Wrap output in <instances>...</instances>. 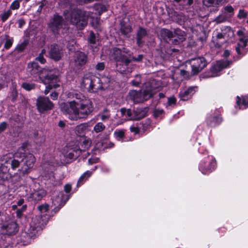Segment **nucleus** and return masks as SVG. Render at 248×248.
Returning a JSON list of instances; mask_svg holds the SVG:
<instances>
[{"label": "nucleus", "mask_w": 248, "mask_h": 248, "mask_svg": "<svg viewBox=\"0 0 248 248\" xmlns=\"http://www.w3.org/2000/svg\"><path fill=\"white\" fill-rule=\"evenodd\" d=\"M28 44V42L27 41H23L16 46V50L19 52H22L25 49Z\"/></svg>", "instance_id": "a18cd8bd"}, {"label": "nucleus", "mask_w": 248, "mask_h": 248, "mask_svg": "<svg viewBox=\"0 0 248 248\" xmlns=\"http://www.w3.org/2000/svg\"><path fill=\"white\" fill-rule=\"evenodd\" d=\"M148 112L147 108H138L134 111L133 120H139L144 118Z\"/></svg>", "instance_id": "412c9836"}, {"label": "nucleus", "mask_w": 248, "mask_h": 248, "mask_svg": "<svg viewBox=\"0 0 248 248\" xmlns=\"http://www.w3.org/2000/svg\"><path fill=\"white\" fill-rule=\"evenodd\" d=\"M58 96V93L56 92H53L50 94V97L53 100H56Z\"/></svg>", "instance_id": "338daca9"}, {"label": "nucleus", "mask_w": 248, "mask_h": 248, "mask_svg": "<svg viewBox=\"0 0 248 248\" xmlns=\"http://www.w3.org/2000/svg\"><path fill=\"white\" fill-rule=\"evenodd\" d=\"M20 165V161L15 158L12 159V162H11L10 167L13 170H15L16 168H18Z\"/></svg>", "instance_id": "c03bdc74"}, {"label": "nucleus", "mask_w": 248, "mask_h": 248, "mask_svg": "<svg viewBox=\"0 0 248 248\" xmlns=\"http://www.w3.org/2000/svg\"><path fill=\"white\" fill-rule=\"evenodd\" d=\"M37 209L40 212L45 213L49 210V205L47 204H42L38 206Z\"/></svg>", "instance_id": "49530a36"}, {"label": "nucleus", "mask_w": 248, "mask_h": 248, "mask_svg": "<svg viewBox=\"0 0 248 248\" xmlns=\"http://www.w3.org/2000/svg\"><path fill=\"white\" fill-rule=\"evenodd\" d=\"M143 58V55L142 54H140L138 56L137 58L132 57V58H130L131 59V61H135L137 62H140L142 60Z\"/></svg>", "instance_id": "6e6d98bb"}, {"label": "nucleus", "mask_w": 248, "mask_h": 248, "mask_svg": "<svg viewBox=\"0 0 248 248\" xmlns=\"http://www.w3.org/2000/svg\"><path fill=\"white\" fill-rule=\"evenodd\" d=\"M120 112L122 116H126L130 120H133L132 112L131 109H126L124 108L120 109Z\"/></svg>", "instance_id": "473e14b6"}, {"label": "nucleus", "mask_w": 248, "mask_h": 248, "mask_svg": "<svg viewBox=\"0 0 248 248\" xmlns=\"http://www.w3.org/2000/svg\"><path fill=\"white\" fill-rule=\"evenodd\" d=\"M12 11L10 9H8V10L2 13L0 15V17L1 18V20L3 22L5 21L8 18V17L12 15Z\"/></svg>", "instance_id": "a19ab883"}, {"label": "nucleus", "mask_w": 248, "mask_h": 248, "mask_svg": "<svg viewBox=\"0 0 248 248\" xmlns=\"http://www.w3.org/2000/svg\"><path fill=\"white\" fill-rule=\"evenodd\" d=\"M114 134L116 139L118 140H121L124 137V131L123 130L115 131Z\"/></svg>", "instance_id": "37998d69"}, {"label": "nucleus", "mask_w": 248, "mask_h": 248, "mask_svg": "<svg viewBox=\"0 0 248 248\" xmlns=\"http://www.w3.org/2000/svg\"><path fill=\"white\" fill-rule=\"evenodd\" d=\"M114 59L116 61V67L117 71L121 73L126 71L127 66L131 62V59L128 57L129 51L125 48L122 49L115 47L113 49Z\"/></svg>", "instance_id": "7ed1b4c3"}, {"label": "nucleus", "mask_w": 248, "mask_h": 248, "mask_svg": "<svg viewBox=\"0 0 248 248\" xmlns=\"http://www.w3.org/2000/svg\"><path fill=\"white\" fill-rule=\"evenodd\" d=\"M180 75L185 78H189V77L194 76L196 74L193 73V70L191 69V71L181 70L180 71Z\"/></svg>", "instance_id": "e433bc0d"}, {"label": "nucleus", "mask_w": 248, "mask_h": 248, "mask_svg": "<svg viewBox=\"0 0 248 248\" xmlns=\"http://www.w3.org/2000/svg\"><path fill=\"white\" fill-rule=\"evenodd\" d=\"M227 19V16L225 13H222L218 16L216 17L214 19V21L217 24H220L225 22Z\"/></svg>", "instance_id": "f704fd0d"}, {"label": "nucleus", "mask_w": 248, "mask_h": 248, "mask_svg": "<svg viewBox=\"0 0 248 248\" xmlns=\"http://www.w3.org/2000/svg\"><path fill=\"white\" fill-rule=\"evenodd\" d=\"M164 113L163 109H156L154 111V115L155 117L157 118Z\"/></svg>", "instance_id": "5fc2aeb1"}, {"label": "nucleus", "mask_w": 248, "mask_h": 248, "mask_svg": "<svg viewBox=\"0 0 248 248\" xmlns=\"http://www.w3.org/2000/svg\"><path fill=\"white\" fill-rule=\"evenodd\" d=\"M27 209V205H24L22 206V207L19 209H17L16 213V216L18 218H21L23 215V212L26 211Z\"/></svg>", "instance_id": "09e8293b"}, {"label": "nucleus", "mask_w": 248, "mask_h": 248, "mask_svg": "<svg viewBox=\"0 0 248 248\" xmlns=\"http://www.w3.org/2000/svg\"><path fill=\"white\" fill-rule=\"evenodd\" d=\"M1 229L2 233L4 235H12L17 232L16 224L13 222L6 225H2Z\"/></svg>", "instance_id": "f3484780"}, {"label": "nucleus", "mask_w": 248, "mask_h": 248, "mask_svg": "<svg viewBox=\"0 0 248 248\" xmlns=\"http://www.w3.org/2000/svg\"><path fill=\"white\" fill-rule=\"evenodd\" d=\"M224 0H202L204 5L207 7H218L223 4Z\"/></svg>", "instance_id": "393cba45"}, {"label": "nucleus", "mask_w": 248, "mask_h": 248, "mask_svg": "<svg viewBox=\"0 0 248 248\" xmlns=\"http://www.w3.org/2000/svg\"><path fill=\"white\" fill-rule=\"evenodd\" d=\"M17 96L18 93L14 87L11 88L8 98L14 103L16 100Z\"/></svg>", "instance_id": "7c9ffc66"}, {"label": "nucleus", "mask_w": 248, "mask_h": 248, "mask_svg": "<svg viewBox=\"0 0 248 248\" xmlns=\"http://www.w3.org/2000/svg\"><path fill=\"white\" fill-rule=\"evenodd\" d=\"M105 128L106 126L102 122H98L94 126L93 131L98 133L103 131Z\"/></svg>", "instance_id": "c9c22d12"}, {"label": "nucleus", "mask_w": 248, "mask_h": 248, "mask_svg": "<svg viewBox=\"0 0 248 248\" xmlns=\"http://www.w3.org/2000/svg\"><path fill=\"white\" fill-rule=\"evenodd\" d=\"M231 63V62L228 61L218 62L212 67L211 70L214 72H219L222 69L229 66Z\"/></svg>", "instance_id": "b1692460"}, {"label": "nucleus", "mask_w": 248, "mask_h": 248, "mask_svg": "<svg viewBox=\"0 0 248 248\" xmlns=\"http://www.w3.org/2000/svg\"><path fill=\"white\" fill-rule=\"evenodd\" d=\"M12 44L13 41L10 39H8L5 43L4 46L6 49H8L12 46Z\"/></svg>", "instance_id": "052dcab7"}, {"label": "nucleus", "mask_w": 248, "mask_h": 248, "mask_svg": "<svg viewBox=\"0 0 248 248\" xmlns=\"http://www.w3.org/2000/svg\"><path fill=\"white\" fill-rule=\"evenodd\" d=\"M104 68H105V64H104V62L98 63L96 65V69L98 70H100V71L103 70L104 69Z\"/></svg>", "instance_id": "680f3d73"}, {"label": "nucleus", "mask_w": 248, "mask_h": 248, "mask_svg": "<svg viewBox=\"0 0 248 248\" xmlns=\"http://www.w3.org/2000/svg\"><path fill=\"white\" fill-rule=\"evenodd\" d=\"M92 144V141L89 139H84L80 143V146L78 149L79 153L82 152H85L86 150H88L91 146Z\"/></svg>", "instance_id": "bb28decb"}, {"label": "nucleus", "mask_w": 248, "mask_h": 248, "mask_svg": "<svg viewBox=\"0 0 248 248\" xmlns=\"http://www.w3.org/2000/svg\"><path fill=\"white\" fill-rule=\"evenodd\" d=\"M92 174V172L89 170L85 172L79 178L77 183V186H79L83 184V182L86 181L88 178L90 177Z\"/></svg>", "instance_id": "c756f323"}, {"label": "nucleus", "mask_w": 248, "mask_h": 248, "mask_svg": "<svg viewBox=\"0 0 248 248\" xmlns=\"http://www.w3.org/2000/svg\"><path fill=\"white\" fill-rule=\"evenodd\" d=\"M75 98L72 101L62 102L60 107L64 114H68L69 118L74 121L79 119L86 118L93 110L92 102L80 93L73 92L69 93Z\"/></svg>", "instance_id": "f257e3e1"}, {"label": "nucleus", "mask_w": 248, "mask_h": 248, "mask_svg": "<svg viewBox=\"0 0 248 248\" xmlns=\"http://www.w3.org/2000/svg\"><path fill=\"white\" fill-rule=\"evenodd\" d=\"M247 13L244 10H240L238 14L237 17L240 18H246L247 16Z\"/></svg>", "instance_id": "864d4df0"}, {"label": "nucleus", "mask_w": 248, "mask_h": 248, "mask_svg": "<svg viewBox=\"0 0 248 248\" xmlns=\"http://www.w3.org/2000/svg\"><path fill=\"white\" fill-rule=\"evenodd\" d=\"M58 71L56 69L49 70L45 68L40 74V79L45 84H48L46 86L44 93L47 94L52 88L56 89L59 85L56 83L58 81Z\"/></svg>", "instance_id": "39448f33"}, {"label": "nucleus", "mask_w": 248, "mask_h": 248, "mask_svg": "<svg viewBox=\"0 0 248 248\" xmlns=\"http://www.w3.org/2000/svg\"><path fill=\"white\" fill-rule=\"evenodd\" d=\"M45 195L46 192L43 189H40L32 193L30 195V197L34 201H40Z\"/></svg>", "instance_id": "cd10ccee"}, {"label": "nucleus", "mask_w": 248, "mask_h": 248, "mask_svg": "<svg viewBox=\"0 0 248 248\" xmlns=\"http://www.w3.org/2000/svg\"><path fill=\"white\" fill-rule=\"evenodd\" d=\"M48 55L50 59L59 61L64 56V49L62 46L53 44L50 46Z\"/></svg>", "instance_id": "9b49d317"}, {"label": "nucleus", "mask_w": 248, "mask_h": 248, "mask_svg": "<svg viewBox=\"0 0 248 248\" xmlns=\"http://www.w3.org/2000/svg\"><path fill=\"white\" fill-rule=\"evenodd\" d=\"M100 116L101 120L103 122L107 121L110 117L107 109H104L103 112L100 114Z\"/></svg>", "instance_id": "4c0bfd02"}, {"label": "nucleus", "mask_w": 248, "mask_h": 248, "mask_svg": "<svg viewBox=\"0 0 248 248\" xmlns=\"http://www.w3.org/2000/svg\"><path fill=\"white\" fill-rule=\"evenodd\" d=\"M131 132H134L135 133H139L140 130L137 127L131 126L130 128Z\"/></svg>", "instance_id": "774afa93"}, {"label": "nucleus", "mask_w": 248, "mask_h": 248, "mask_svg": "<svg viewBox=\"0 0 248 248\" xmlns=\"http://www.w3.org/2000/svg\"><path fill=\"white\" fill-rule=\"evenodd\" d=\"M80 153L78 150H74L72 152H69L66 156L67 158L73 160L75 157L79 155Z\"/></svg>", "instance_id": "ea45409f"}, {"label": "nucleus", "mask_w": 248, "mask_h": 248, "mask_svg": "<svg viewBox=\"0 0 248 248\" xmlns=\"http://www.w3.org/2000/svg\"><path fill=\"white\" fill-rule=\"evenodd\" d=\"M31 222L33 225H36L35 227H38L39 229L42 230L47 221L45 216H38L33 218Z\"/></svg>", "instance_id": "6ab92c4d"}, {"label": "nucleus", "mask_w": 248, "mask_h": 248, "mask_svg": "<svg viewBox=\"0 0 248 248\" xmlns=\"http://www.w3.org/2000/svg\"><path fill=\"white\" fill-rule=\"evenodd\" d=\"M36 225H33L32 222L31 223L30 228L29 229V233L31 234V236L35 235L38 231L41 229H39L38 227H35Z\"/></svg>", "instance_id": "79ce46f5"}, {"label": "nucleus", "mask_w": 248, "mask_h": 248, "mask_svg": "<svg viewBox=\"0 0 248 248\" xmlns=\"http://www.w3.org/2000/svg\"><path fill=\"white\" fill-rule=\"evenodd\" d=\"M136 79L133 80L131 81V84L132 85L135 86H138L141 83V79L140 76L139 75H137L135 76Z\"/></svg>", "instance_id": "8fccbe9b"}, {"label": "nucleus", "mask_w": 248, "mask_h": 248, "mask_svg": "<svg viewBox=\"0 0 248 248\" xmlns=\"http://www.w3.org/2000/svg\"><path fill=\"white\" fill-rule=\"evenodd\" d=\"M120 31L122 34L126 35L131 31L132 28L130 25H125L124 24L121 23Z\"/></svg>", "instance_id": "2f4dec72"}, {"label": "nucleus", "mask_w": 248, "mask_h": 248, "mask_svg": "<svg viewBox=\"0 0 248 248\" xmlns=\"http://www.w3.org/2000/svg\"><path fill=\"white\" fill-rule=\"evenodd\" d=\"M76 44V42L74 40H72L71 42H69L67 45V48L70 50L72 49V46H73L74 45Z\"/></svg>", "instance_id": "69168bd1"}, {"label": "nucleus", "mask_w": 248, "mask_h": 248, "mask_svg": "<svg viewBox=\"0 0 248 248\" xmlns=\"http://www.w3.org/2000/svg\"><path fill=\"white\" fill-rule=\"evenodd\" d=\"M234 35V31L230 27H224L221 30V32L217 33L216 40L213 41V45L217 48H220L224 43L232 38Z\"/></svg>", "instance_id": "0eeeda50"}, {"label": "nucleus", "mask_w": 248, "mask_h": 248, "mask_svg": "<svg viewBox=\"0 0 248 248\" xmlns=\"http://www.w3.org/2000/svg\"><path fill=\"white\" fill-rule=\"evenodd\" d=\"M221 122L222 118L219 116L210 117L207 121V124L211 126H214L219 124Z\"/></svg>", "instance_id": "c85d7f7f"}, {"label": "nucleus", "mask_w": 248, "mask_h": 248, "mask_svg": "<svg viewBox=\"0 0 248 248\" xmlns=\"http://www.w3.org/2000/svg\"><path fill=\"white\" fill-rule=\"evenodd\" d=\"M88 41L90 44H94L96 42V38L94 33L93 32H91L90 36L88 38Z\"/></svg>", "instance_id": "603ef678"}, {"label": "nucleus", "mask_w": 248, "mask_h": 248, "mask_svg": "<svg viewBox=\"0 0 248 248\" xmlns=\"http://www.w3.org/2000/svg\"><path fill=\"white\" fill-rule=\"evenodd\" d=\"M147 35L146 30L142 27H140L137 32V44L139 46H141L144 43L142 39Z\"/></svg>", "instance_id": "5701e85b"}, {"label": "nucleus", "mask_w": 248, "mask_h": 248, "mask_svg": "<svg viewBox=\"0 0 248 248\" xmlns=\"http://www.w3.org/2000/svg\"><path fill=\"white\" fill-rule=\"evenodd\" d=\"M93 26L97 30H100V19L96 18L92 22Z\"/></svg>", "instance_id": "3c124183"}, {"label": "nucleus", "mask_w": 248, "mask_h": 248, "mask_svg": "<svg viewBox=\"0 0 248 248\" xmlns=\"http://www.w3.org/2000/svg\"><path fill=\"white\" fill-rule=\"evenodd\" d=\"M70 22L79 30H82L87 25L90 14L86 11L79 9H74L70 14Z\"/></svg>", "instance_id": "423d86ee"}, {"label": "nucleus", "mask_w": 248, "mask_h": 248, "mask_svg": "<svg viewBox=\"0 0 248 248\" xmlns=\"http://www.w3.org/2000/svg\"><path fill=\"white\" fill-rule=\"evenodd\" d=\"M159 34L160 37L164 41L168 42V40L171 41L173 38V32L170 30L163 28L160 30L159 31Z\"/></svg>", "instance_id": "4be33fe9"}, {"label": "nucleus", "mask_w": 248, "mask_h": 248, "mask_svg": "<svg viewBox=\"0 0 248 248\" xmlns=\"http://www.w3.org/2000/svg\"><path fill=\"white\" fill-rule=\"evenodd\" d=\"M153 89L150 83L144 84L142 88L139 91H130L128 93V97L135 103H142L148 100L154 96Z\"/></svg>", "instance_id": "20e7f679"}, {"label": "nucleus", "mask_w": 248, "mask_h": 248, "mask_svg": "<svg viewBox=\"0 0 248 248\" xmlns=\"http://www.w3.org/2000/svg\"><path fill=\"white\" fill-rule=\"evenodd\" d=\"M93 76L94 75L91 73L85 75L80 84L81 87L90 92L91 89H92L91 87Z\"/></svg>", "instance_id": "2eb2a0df"}, {"label": "nucleus", "mask_w": 248, "mask_h": 248, "mask_svg": "<svg viewBox=\"0 0 248 248\" xmlns=\"http://www.w3.org/2000/svg\"><path fill=\"white\" fill-rule=\"evenodd\" d=\"M40 70V67L37 62H32L28 64L27 70L31 75L34 76L38 74L40 77L41 72L44 70Z\"/></svg>", "instance_id": "a211bd4d"}, {"label": "nucleus", "mask_w": 248, "mask_h": 248, "mask_svg": "<svg viewBox=\"0 0 248 248\" xmlns=\"http://www.w3.org/2000/svg\"><path fill=\"white\" fill-rule=\"evenodd\" d=\"M71 185H70V184H66L64 186V191L66 192V193H69L71 190Z\"/></svg>", "instance_id": "0e129e2a"}, {"label": "nucleus", "mask_w": 248, "mask_h": 248, "mask_svg": "<svg viewBox=\"0 0 248 248\" xmlns=\"http://www.w3.org/2000/svg\"><path fill=\"white\" fill-rule=\"evenodd\" d=\"M18 27L21 28L25 24V21L23 18H20L18 20Z\"/></svg>", "instance_id": "e2e57ef3"}, {"label": "nucleus", "mask_w": 248, "mask_h": 248, "mask_svg": "<svg viewBox=\"0 0 248 248\" xmlns=\"http://www.w3.org/2000/svg\"><path fill=\"white\" fill-rule=\"evenodd\" d=\"M86 129V126L85 124H81L76 127L75 131L77 135L82 136L84 135Z\"/></svg>", "instance_id": "72a5a7b5"}, {"label": "nucleus", "mask_w": 248, "mask_h": 248, "mask_svg": "<svg viewBox=\"0 0 248 248\" xmlns=\"http://www.w3.org/2000/svg\"><path fill=\"white\" fill-rule=\"evenodd\" d=\"M28 145V143H23L18 149L17 152L15 153V155L16 157L22 158L21 162L25 165L22 166L20 169H19L18 171L22 172L23 174L28 173V170L33 167L35 161L34 155L29 153Z\"/></svg>", "instance_id": "f03ea898"}, {"label": "nucleus", "mask_w": 248, "mask_h": 248, "mask_svg": "<svg viewBox=\"0 0 248 248\" xmlns=\"http://www.w3.org/2000/svg\"><path fill=\"white\" fill-rule=\"evenodd\" d=\"M173 38L177 37L178 39H172L171 44L173 45H178L183 42L186 39L185 32L179 29H176L173 32Z\"/></svg>", "instance_id": "dca6fc26"}, {"label": "nucleus", "mask_w": 248, "mask_h": 248, "mask_svg": "<svg viewBox=\"0 0 248 248\" xmlns=\"http://www.w3.org/2000/svg\"><path fill=\"white\" fill-rule=\"evenodd\" d=\"M36 60L40 62L42 64H44L46 62V59L44 58V56L41 55H39V56L36 58Z\"/></svg>", "instance_id": "13d9d810"}, {"label": "nucleus", "mask_w": 248, "mask_h": 248, "mask_svg": "<svg viewBox=\"0 0 248 248\" xmlns=\"http://www.w3.org/2000/svg\"><path fill=\"white\" fill-rule=\"evenodd\" d=\"M13 158L10 154L3 155L0 159V177L6 180L10 177L9 170Z\"/></svg>", "instance_id": "6e6552de"}, {"label": "nucleus", "mask_w": 248, "mask_h": 248, "mask_svg": "<svg viewBox=\"0 0 248 248\" xmlns=\"http://www.w3.org/2000/svg\"><path fill=\"white\" fill-rule=\"evenodd\" d=\"M63 23V17L61 16L55 14L48 24V27L53 34H58L59 30L62 27Z\"/></svg>", "instance_id": "f8f14e48"}, {"label": "nucleus", "mask_w": 248, "mask_h": 248, "mask_svg": "<svg viewBox=\"0 0 248 248\" xmlns=\"http://www.w3.org/2000/svg\"><path fill=\"white\" fill-rule=\"evenodd\" d=\"M189 63L193 73L196 75L202 71L207 65V62L203 57L191 59Z\"/></svg>", "instance_id": "9d476101"}, {"label": "nucleus", "mask_w": 248, "mask_h": 248, "mask_svg": "<svg viewBox=\"0 0 248 248\" xmlns=\"http://www.w3.org/2000/svg\"><path fill=\"white\" fill-rule=\"evenodd\" d=\"M176 100L174 97H170L168 98V104L169 105H171L176 103Z\"/></svg>", "instance_id": "bf43d9fd"}, {"label": "nucleus", "mask_w": 248, "mask_h": 248, "mask_svg": "<svg viewBox=\"0 0 248 248\" xmlns=\"http://www.w3.org/2000/svg\"><path fill=\"white\" fill-rule=\"evenodd\" d=\"M8 124L6 122H3L0 124V133L3 132L6 129Z\"/></svg>", "instance_id": "4d7b16f0"}, {"label": "nucleus", "mask_w": 248, "mask_h": 248, "mask_svg": "<svg viewBox=\"0 0 248 248\" xmlns=\"http://www.w3.org/2000/svg\"><path fill=\"white\" fill-rule=\"evenodd\" d=\"M22 87L24 88L25 90L30 91L31 90H33L35 87V84L34 83H30L27 82H24L22 84Z\"/></svg>", "instance_id": "58836bf2"}, {"label": "nucleus", "mask_w": 248, "mask_h": 248, "mask_svg": "<svg viewBox=\"0 0 248 248\" xmlns=\"http://www.w3.org/2000/svg\"><path fill=\"white\" fill-rule=\"evenodd\" d=\"M36 107L37 110L40 113L52 109L54 107L53 103L48 97L40 96L36 100Z\"/></svg>", "instance_id": "1a4fd4ad"}, {"label": "nucleus", "mask_w": 248, "mask_h": 248, "mask_svg": "<svg viewBox=\"0 0 248 248\" xmlns=\"http://www.w3.org/2000/svg\"><path fill=\"white\" fill-rule=\"evenodd\" d=\"M92 89L90 92H96L99 90H104L105 87L103 86L101 79L94 75L92 85Z\"/></svg>", "instance_id": "aec40b11"}, {"label": "nucleus", "mask_w": 248, "mask_h": 248, "mask_svg": "<svg viewBox=\"0 0 248 248\" xmlns=\"http://www.w3.org/2000/svg\"><path fill=\"white\" fill-rule=\"evenodd\" d=\"M237 34L240 37V38L239 42L237 43L235 50L238 55L243 56L244 55V48L248 42V38L244 35V31L242 30L238 31Z\"/></svg>", "instance_id": "ddd939ff"}, {"label": "nucleus", "mask_w": 248, "mask_h": 248, "mask_svg": "<svg viewBox=\"0 0 248 248\" xmlns=\"http://www.w3.org/2000/svg\"><path fill=\"white\" fill-rule=\"evenodd\" d=\"M194 89L192 87L181 91L179 94L181 99L183 101L188 100L191 97V94L194 93Z\"/></svg>", "instance_id": "a878e982"}, {"label": "nucleus", "mask_w": 248, "mask_h": 248, "mask_svg": "<svg viewBox=\"0 0 248 248\" xmlns=\"http://www.w3.org/2000/svg\"><path fill=\"white\" fill-rule=\"evenodd\" d=\"M225 12H227L230 14V16H232L233 15L234 9L231 5H228L224 7Z\"/></svg>", "instance_id": "de8ad7c7"}, {"label": "nucleus", "mask_w": 248, "mask_h": 248, "mask_svg": "<svg viewBox=\"0 0 248 248\" xmlns=\"http://www.w3.org/2000/svg\"><path fill=\"white\" fill-rule=\"evenodd\" d=\"M74 61L75 66H82L86 63L87 56L84 52L76 51L74 54Z\"/></svg>", "instance_id": "4468645a"}]
</instances>
